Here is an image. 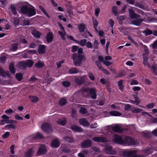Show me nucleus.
I'll list each match as a JSON object with an SVG mask.
<instances>
[{
  "mask_svg": "<svg viewBox=\"0 0 157 157\" xmlns=\"http://www.w3.org/2000/svg\"><path fill=\"white\" fill-rule=\"evenodd\" d=\"M71 58L74 65L77 67L81 65L82 61H85L86 60L85 56L77 53L73 54L71 56Z\"/></svg>",
  "mask_w": 157,
  "mask_h": 157,
  "instance_id": "f257e3e1",
  "label": "nucleus"
},
{
  "mask_svg": "<svg viewBox=\"0 0 157 157\" xmlns=\"http://www.w3.org/2000/svg\"><path fill=\"white\" fill-rule=\"evenodd\" d=\"M82 92L83 95L85 92L87 93V94L84 96L87 97L90 95L91 98L94 99H95L97 98V94L96 90L94 88H90L87 87L83 88L82 89Z\"/></svg>",
  "mask_w": 157,
  "mask_h": 157,
  "instance_id": "f03ea898",
  "label": "nucleus"
},
{
  "mask_svg": "<svg viewBox=\"0 0 157 157\" xmlns=\"http://www.w3.org/2000/svg\"><path fill=\"white\" fill-rule=\"evenodd\" d=\"M41 128L42 130L46 133H50L53 131L52 126L48 123H43L41 126Z\"/></svg>",
  "mask_w": 157,
  "mask_h": 157,
  "instance_id": "7ed1b4c3",
  "label": "nucleus"
},
{
  "mask_svg": "<svg viewBox=\"0 0 157 157\" xmlns=\"http://www.w3.org/2000/svg\"><path fill=\"white\" fill-rule=\"evenodd\" d=\"M47 148L46 145L41 144L39 147L36 154L38 156L45 155L47 152Z\"/></svg>",
  "mask_w": 157,
  "mask_h": 157,
  "instance_id": "20e7f679",
  "label": "nucleus"
},
{
  "mask_svg": "<svg viewBox=\"0 0 157 157\" xmlns=\"http://www.w3.org/2000/svg\"><path fill=\"white\" fill-rule=\"evenodd\" d=\"M136 153L137 151L136 150L125 151L123 152V156L127 157H135Z\"/></svg>",
  "mask_w": 157,
  "mask_h": 157,
  "instance_id": "39448f33",
  "label": "nucleus"
},
{
  "mask_svg": "<svg viewBox=\"0 0 157 157\" xmlns=\"http://www.w3.org/2000/svg\"><path fill=\"white\" fill-rule=\"evenodd\" d=\"M124 140V144H127L129 145H133L136 144L135 140L132 138L128 136H126Z\"/></svg>",
  "mask_w": 157,
  "mask_h": 157,
  "instance_id": "423d86ee",
  "label": "nucleus"
},
{
  "mask_svg": "<svg viewBox=\"0 0 157 157\" xmlns=\"http://www.w3.org/2000/svg\"><path fill=\"white\" fill-rule=\"evenodd\" d=\"M30 7H29L26 15L30 17L36 14V9L35 8L31 5H30Z\"/></svg>",
  "mask_w": 157,
  "mask_h": 157,
  "instance_id": "0eeeda50",
  "label": "nucleus"
},
{
  "mask_svg": "<svg viewBox=\"0 0 157 157\" xmlns=\"http://www.w3.org/2000/svg\"><path fill=\"white\" fill-rule=\"evenodd\" d=\"M114 142L116 143L121 145H123L124 140L123 139L122 137L117 134H116L114 136Z\"/></svg>",
  "mask_w": 157,
  "mask_h": 157,
  "instance_id": "6e6552de",
  "label": "nucleus"
},
{
  "mask_svg": "<svg viewBox=\"0 0 157 157\" xmlns=\"http://www.w3.org/2000/svg\"><path fill=\"white\" fill-rule=\"evenodd\" d=\"M105 152L108 154L114 155H115L116 153V151L113 149L112 146H106L105 148Z\"/></svg>",
  "mask_w": 157,
  "mask_h": 157,
  "instance_id": "1a4fd4ad",
  "label": "nucleus"
},
{
  "mask_svg": "<svg viewBox=\"0 0 157 157\" xmlns=\"http://www.w3.org/2000/svg\"><path fill=\"white\" fill-rule=\"evenodd\" d=\"M54 38L53 34L52 32H48L46 34L45 38L47 43L52 42Z\"/></svg>",
  "mask_w": 157,
  "mask_h": 157,
  "instance_id": "9d476101",
  "label": "nucleus"
},
{
  "mask_svg": "<svg viewBox=\"0 0 157 157\" xmlns=\"http://www.w3.org/2000/svg\"><path fill=\"white\" fill-rule=\"evenodd\" d=\"M92 142L90 140H86L83 142L81 144L82 148H86L90 147L92 145Z\"/></svg>",
  "mask_w": 157,
  "mask_h": 157,
  "instance_id": "9b49d317",
  "label": "nucleus"
},
{
  "mask_svg": "<svg viewBox=\"0 0 157 157\" xmlns=\"http://www.w3.org/2000/svg\"><path fill=\"white\" fill-rule=\"evenodd\" d=\"M34 151V147H32L28 149L27 151L24 154L25 156V157H32L33 155Z\"/></svg>",
  "mask_w": 157,
  "mask_h": 157,
  "instance_id": "f8f14e48",
  "label": "nucleus"
},
{
  "mask_svg": "<svg viewBox=\"0 0 157 157\" xmlns=\"http://www.w3.org/2000/svg\"><path fill=\"white\" fill-rule=\"evenodd\" d=\"M86 76L84 75L82 76L78 77L76 78L75 79V82L79 85L82 84L85 81Z\"/></svg>",
  "mask_w": 157,
  "mask_h": 157,
  "instance_id": "ddd939ff",
  "label": "nucleus"
},
{
  "mask_svg": "<svg viewBox=\"0 0 157 157\" xmlns=\"http://www.w3.org/2000/svg\"><path fill=\"white\" fill-rule=\"evenodd\" d=\"M46 46L44 45L39 44L38 45V51L40 54H44L46 51Z\"/></svg>",
  "mask_w": 157,
  "mask_h": 157,
  "instance_id": "4468645a",
  "label": "nucleus"
},
{
  "mask_svg": "<svg viewBox=\"0 0 157 157\" xmlns=\"http://www.w3.org/2000/svg\"><path fill=\"white\" fill-rule=\"evenodd\" d=\"M142 114L143 115H144L146 116L149 117V119L152 120L151 121L153 123H157V118H153V117L149 113L147 112H142Z\"/></svg>",
  "mask_w": 157,
  "mask_h": 157,
  "instance_id": "2eb2a0df",
  "label": "nucleus"
},
{
  "mask_svg": "<svg viewBox=\"0 0 157 157\" xmlns=\"http://www.w3.org/2000/svg\"><path fill=\"white\" fill-rule=\"evenodd\" d=\"M92 139L95 142L100 143L106 142V140L105 138L102 137H94Z\"/></svg>",
  "mask_w": 157,
  "mask_h": 157,
  "instance_id": "dca6fc26",
  "label": "nucleus"
},
{
  "mask_svg": "<svg viewBox=\"0 0 157 157\" xmlns=\"http://www.w3.org/2000/svg\"><path fill=\"white\" fill-rule=\"evenodd\" d=\"M129 13L130 16L132 18H140V15L135 13L134 10L132 9H129Z\"/></svg>",
  "mask_w": 157,
  "mask_h": 157,
  "instance_id": "f3484780",
  "label": "nucleus"
},
{
  "mask_svg": "<svg viewBox=\"0 0 157 157\" xmlns=\"http://www.w3.org/2000/svg\"><path fill=\"white\" fill-rule=\"evenodd\" d=\"M51 145L52 147L57 148L59 146L60 143L57 139H54L52 140Z\"/></svg>",
  "mask_w": 157,
  "mask_h": 157,
  "instance_id": "a211bd4d",
  "label": "nucleus"
},
{
  "mask_svg": "<svg viewBox=\"0 0 157 157\" xmlns=\"http://www.w3.org/2000/svg\"><path fill=\"white\" fill-rule=\"evenodd\" d=\"M80 124L84 126H88L90 125V124L87 120L85 118H82L79 121Z\"/></svg>",
  "mask_w": 157,
  "mask_h": 157,
  "instance_id": "6ab92c4d",
  "label": "nucleus"
},
{
  "mask_svg": "<svg viewBox=\"0 0 157 157\" xmlns=\"http://www.w3.org/2000/svg\"><path fill=\"white\" fill-rule=\"evenodd\" d=\"M143 21L144 20L143 19H137L132 21V24L137 26H139L140 25Z\"/></svg>",
  "mask_w": 157,
  "mask_h": 157,
  "instance_id": "aec40b11",
  "label": "nucleus"
},
{
  "mask_svg": "<svg viewBox=\"0 0 157 157\" xmlns=\"http://www.w3.org/2000/svg\"><path fill=\"white\" fill-rule=\"evenodd\" d=\"M29 8V7L28 6L23 5L21 7V11L22 14L26 15Z\"/></svg>",
  "mask_w": 157,
  "mask_h": 157,
  "instance_id": "412c9836",
  "label": "nucleus"
},
{
  "mask_svg": "<svg viewBox=\"0 0 157 157\" xmlns=\"http://www.w3.org/2000/svg\"><path fill=\"white\" fill-rule=\"evenodd\" d=\"M28 98L32 102L36 103L38 102L39 101V98L35 96L30 95Z\"/></svg>",
  "mask_w": 157,
  "mask_h": 157,
  "instance_id": "4be33fe9",
  "label": "nucleus"
},
{
  "mask_svg": "<svg viewBox=\"0 0 157 157\" xmlns=\"http://www.w3.org/2000/svg\"><path fill=\"white\" fill-rule=\"evenodd\" d=\"M70 74H77L79 72V70L75 67H72L70 68L68 71Z\"/></svg>",
  "mask_w": 157,
  "mask_h": 157,
  "instance_id": "5701e85b",
  "label": "nucleus"
},
{
  "mask_svg": "<svg viewBox=\"0 0 157 157\" xmlns=\"http://www.w3.org/2000/svg\"><path fill=\"white\" fill-rule=\"evenodd\" d=\"M44 66L45 64L44 62L41 61L40 60H39L34 65V67H35L38 68H42Z\"/></svg>",
  "mask_w": 157,
  "mask_h": 157,
  "instance_id": "b1692460",
  "label": "nucleus"
},
{
  "mask_svg": "<svg viewBox=\"0 0 157 157\" xmlns=\"http://www.w3.org/2000/svg\"><path fill=\"white\" fill-rule=\"evenodd\" d=\"M67 103V101L65 97H63L61 98L59 101V104L61 106H63L66 105Z\"/></svg>",
  "mask_w": 157,
  "mask_h": 157,
  "instance_id": "393cba45",
  "label": "nucleus"
},
{
  "mask_svg": "<svg viewBox=\"0 0 157 157\" xmlns=\"http://www.w3.org/2000/svg\"><path fill=\"white\" fill-rule=\"evenodd\" d=\"M113 131L116 132H122V130L121 127L117 125H116L112 128Z\"/></svg>",
  "mask_w": 157,
  "mask_h": 157,
  "instance_id": "a878e982",
  "label": "nucleus"
},
{
  "mask_svg": "<svg viewBox=\"0 0 157 157\" xmlns=\"http://www.w3.org/2000/svg\"><path fill=\"white\" fill-rule=\"evenodd\" d=\"M9 69L10 72L14 74L15 72L16 69L14 67V63L11 62L9 65Z\"/></svg>",
  "mask_w": 157,
  "mask_h": 157,
  "instance_id": "bb28decb",
  "label": "nucleus"
},
{
  "mask_svg": "<svg viewBox=\"0 0 157 157\" xmlns=\"http://www.w3.org/2000/svg\"><path fill=\"white\" fill-rule=\"evenodd\" d=\"M78 28L79 32L80 33H82L84 31L86 25L83 23H81L78 25Z\"/></svg>",
  "mask_w": 157,
  "mask_h": 157,
  "instance_id": "cd10ccee",
  "label": "nucleus"
},
{
  "mask_svg": "<svg viewBox=\"0 0 157 157\" xmlns=\"http://www.w3.org/2000/svg\"><path fill=\"white\" fill-rule=\"evenodd\" d=\"M71 128L75 132H82V129L81 128L76 125H71Z\"/></svg>",
  "mask_w": 157,
  "mask_h": 157,
  "instance_id": "c85d7f7f",
  "label": "nucleus"
},
{
  "mask_svg": "<svg viewBox=\"0 0 157 157\" xmlns=\"http://www.w3.org/2000/svg\"><path fill=\"white\" fill-rule=\"evenodd\" d=\"M32 34L36 38H40L41 35V33L38 31L34 30L32 33Z\"/></svg>",
  "mask_w": 157,
  "mask_h": 157,
  "instance_id": "c756f323",
  "label": "nucleus"
},
{
  "mask_svg": "<svg viewBox=\"0 0 157 157\" xmlns=\"http://www.w3.org/2000/svg\"><path fill=\"white\" fill-rule=\"evenodd\" d=\"M109 113L111 116H120L122 115L121 113L115 110L110 111Z\"/></svg>",
  "mask_w": 157,
  "mask_h": 157,
  "instance_id": "7c9ffc66",
  "label": "nucleus"
},
{
  "mask_svg": "<svg viewBox=\"0 0 157 157\" xmlns=\"http://www.w3.org/2000/svg\"><path fill=\"white\" fill-rule=\"evenodd\" d=\"M117 19L118 21L119 24L120 25H122L123 24V21L125 19V17L124 16H117Z\"/></svg>",
  "mask_w": 157,
  "mask_h": 157,
  "instance_id": "2f4dec72",
  "label": "nucleus"
},
{
  "mask_svg": "<svg viewBox=\"0 0 157 157\" xmlns=\"http://www.w3.org/2000/svg\"><path fill=\"white\" fill-rule=\"evenodd\" d=\"M26 67H31L33 65L34 62L31 59H27L25 61Z\"/></svg>",
  "mask_w": 157,
  "mask_h": 157,
  "instance_id": "473e14b6",
  "label": "nucleus"
},
{
  "mask_svg": "<svg viewBox=\"0 0 157 157\" xmlns=\"http://www.w3.org/2000/svg\"><path fill=\"white\" fill-rule=\"evenodd\" d=\"M143 33L146 36L151 35L153 33V32L150 29L146 28L143 32Z\"/></svg>",
  "mask_w": 157,
  "mask_h": 157,
  "instance_id": "72a5a7b5",
  "label": "nucleus"
},
{
  "mask_svg": "<svg viewBox=\"0 0 157 157\" xmlns=\"http://www.w3.org/2000/svg\"><path fill=\"white\" fill-rule=\"evenodd\" d=\"M18 46V43L12 44L11 45V49L13 51H16L17 49Z\"/></svg>",
  "mask_w": 157,
  "mask_h": 157,
  "instance_id": "f704fd0d",
  "label": "nucleus"
},
{
  "mask_svg": "<svg viewBox=\"0 0 157 157\" xmlns=\"http://www.w3.org/2000/svg\"><path fill=\"white\" fill-rule=\"evenodd\" d=\"M123 81L122 80H121L118 82L119 88L121 91H122L124 88V86L123 85Z\"/></svg>",
  "mask_w": 157,
  "mask_h": 157,
  "instance_id": "c9c22d12",
  "label": "nucleus"
},
{
  "mask_svg": "<svg viewBox=\"0 0 157 157\" xmlns=\"http://www.w3.org/2000/svg\"><path fill=\"white\" fill-rule=\"evenodd\" d=\"M59 34L60 35V37L63 40H65V36L66 35V32H62L61 31H59L58 32Z\"/></svg>",
  "mask_w": 157,
  "mask_h": 157,
  "instance_id": "e433bc0d",
  "label": "nucleus"
},
{
  "mask_svg": "<svg viewBox=\"0 0 157 157\" xmlns=\"http://www.w3.org/2000/svg\"><path fill=\"white\" fill-rule=\"evenodd\" d=\"M15 77L16 78L18 81H21L23 78L22 74L20 73H17L16 74Z\"/></svg>",
  "mask_w": 157,
  "mask_h": 157,
  "instance_id": "4c0bfd02",
  "label": "nucleus"
},
{
  "mask_svg": "<svg viewBox=\"0 0 157 157\" xmlns=\"http://www.w3.org/2000/svg\"><path fill=\"white\" fill-rule=\"evenodd\" d=\"M117 10V6H113L112 7V13L115 16H117L118 14Z\"/></svg>",
  "mask_w": 157,
  "mask_h": 157,
  "instance_id": "58836bf2",
  "label": "nucleus"
},
{
  "mask_svg": "<svg viewBox=\"0 0 157 157\" xmlns=\"http://www.w3.org/2000/svg\"><path fill=\"white\" fill-rule=\"evenodd\" d=\"M0 76L2 77H6V71L1 67H0Z\"/></svg>",
  "mask_w": 157,
  "mask_h": 157,
  "instance_id": "ea45409f",
  "label": "nucleus"
},
{
  "mask_svg": "<svg viewBox=\"0 0 157 157\" xmlns=\"http://www.w3.org/2000/svg\"><path fill=\"white\" fill-rule=\"evenodd\" d=\"M19 66L22 67V68H25L26 67V63L25 61H20L19 63Z\"/></svg>",
  "mask_w": 157,
  "mask_h": 157,
  "instance_id": "a19ab883",
  "label": "nucleus"
},
{
  "mask_svg": "<svg viewBox=\"0 0 157 157\" xmlns=\"http://www.w3.org/2000/svg\"><path fill=\"white\" fill-rule=\"evenodd\" d=\"M131 111L134 113H139L143 110L142 109L139 108H133L131 109Z\"/></svg>",
  "mask_w": 157,
  "mask_h": 157,
  "instance_id": "79ce46f5",
  "label": "nucleus"
},
{
  "mask_svg": "<svg viewBox=\"0 0 157 157\" xmlns=\"http://www.w3.org/2000/svg\"><path fill=\"white\" fill-rule=\"evenodd\" d=\"M10 9L12 12L13 14L14 15H15L17 13V12L16 11V7L13 5H10Z\"/></svg>",
  "mask_w": 157,
  "mask_h": 157,
  "instance_id": "37998d69",
  "label": "nucleus"
},
{
  "mask_svg": "<svg viewBox=\"0 0 157 157\" xmlns=\"http://www.w3.org/2000/svg\"><path fill=\"white\" fill-rule=\"evenodd\" d=\"M43 138V135L40 133L39 132H37L34 136V138L35 139H41Z\"/></svg>",
  "mask_w": 157,
  "mask_h": 157,
  "instance_id": "c03bdc74",
  "label": "nucleus"
},
{
  "mask_svg": "<svg viewBox=\"0 0 157 157\" xmlns=\"http://www.w3.org/2000/svg\"><path fill=\"white\" fill-rule=\"evenodd\" d=\"M152 149L150 147H147L144 150V153L146 155H148L149 154H151L152 152Z\"/></svg>",
  "mask_w": 157,
  "mask_h": 157,
  "instance_id": "a18cd8bd",
  "label": "nucleus"
},
{
  "mask_svg": "<svg viewBox=\"0 0 157 157\" xmlns=\"http://www.w3.org/2000/svg\"><path fill=\"white\" fill-rule=\"evenodd\" d=\"M64 140L68 142H71L73 141V138L71 137L65 136L63 137Z\"/></svg>",
  "mask_w": 157,
  "mask_h": 157,
  "instance_id": "49530a36",
  "label": "nucleus"
},
{
  "mask_svg": "<svg viewBox=\"0 0 157 157\" xmlns=\"http://www.w3.org/2000/svg\"><path fill=\"white\" fill-rule=\"evenodd\" d=\"M88 77L92 81H94L95 79V77L92 72H89L88 73Z\"/></svg>",
  "mask_w": 157,
  "mask_h": 157,
  "instance_id": "de8ad7c7",
  "label": "nucleus"
},
{
  "mask_svg": "<svg viewBox=\"0 0 157 157\" xmlns=\"http://www.w3.org/2000/svg\"><path fill=\"white\" fill-rule=\"evenodd\" d=\"M79 112L80 113L83 114H85L87 113V110L84 107H81L80 108Z\"/></svg>",
  "mask_w": 157,
  "mask_h": 157,
  "instance_id": "09e8293b",
  "label": "nucleus"
},
{
  "mask_svg": "<svg viewBox=\"0 0 157 157\" xmlns=\"http://www.w3.org/2000/svg\"><path fill=\"white\" fill-rule=\"evenodd\" d=\"M5 127L8 129L10 128L15 129L16 128V126L13 124H9L6 125L5 126Z\"/></svg>",
  "mask_w": 157,
  "mask_h": 157,
  "instance_id": "8fccbe9b",
  "label": "nucleus"
},
{
  "mask_svg": "<svg viewBox=\"0 0 157 157\" xmlns=\"http://www.w3.org/2000/svg\"><path fill=\"white\" fill-rule=\"evenodd\" d=\"M63 85L66 87H68L70 85V82L68 81H64L63 82Z\"/></svg>",
  "mask_w": 157,
  "mask_h": 157,
  "instance_id": "3c124183",
  "label": "nucleus"
},
{
  "mask_svg": "<svg viewBox=\"0 0 157 157\" xmlns=\"http://www.w3.org/2000/svg\"><path fill=\"white\" fill-rule=\"evenodd\" d=\"M95 64L100 70L103 68V67L102 66L101 63L98 61H96Z\"/></svg>",
  "mask_w": 157,
  "mask_h": 157,
  "instance_id": "603ef678",
  "label": "nucleus"
},
{
  "mask_svg": "<svg viewBox=\"0 0 157 157\" xmlns=\"http://www.w3.org/2000/svg\"><path fill=\"white\" fill-rule=\"evenodd\" d=\"M87 42V40L86 39H83L81 40L80 44H79L81 45L82 46H84L86 44Z\"/></svg>",
  "mask_w": 157,
  "mask_h": 157,
  "instance_id": "864d4df0",
  "label": "nucleus"
},
{
  "mask_svg": "<svg viewBox=\"0 0 157 157\" xmlns=\"http://www.w3.org/2000/svg\"><path fill=\"white\" fill-rule=\"evenodd\" d=\"M67 38H68V39H70L71 40H73V41L75 42V43H76L77 44H79V41H78V40H77L75 39L71 35H70V36L67 35Z\"/></svg>",
  "mask_w": 157,
  "mask_h": 157,
  "instance_id": "5fc2aeb1",
  "label": "nucleus"
},
{
  "mask_svg": "<svg viewBox=\"0 0 157 157\" xmlns=\"http://www.w3.org/2000/svg\"><path fill=\"white\" fill-rule=\"evenodd\" d=\"M132 107L131 105L127 104H126L124 106V109L125 111H128L130 110H131L132 109H131Z\"/></svg>",
  "mask_w": 157,
  "mask_h": 157,
  "instance_id": "6e6d98bb",
  "label": "nucleus"
},
{
  "mask_svg": "<svg viewBox=\"0 0 157 157\" xmlns=\"http://www.w3.org/2000/svg\"><path fill=\"white\" fill-rule=\"evenodd\" d=\"M78 47L76 45H73L71 48V52H72L75 53L77 52Z\"/></svg>",
  "mask_w": 157,
  "mask_h": 157,
  "instance_id": "4d7b16f0",
  "label": "nucleus"
},
{
  "mask_svg": "<svg viewBox=\"0 0 157 157\" xmlns=\"http://www.w3.org/2000/svg\"><path fill=\"white\" fill-rule=\"evenodd\" d=\"M10 132H7L2 136V137L3 139L7 138L10 136Z\"/></svg>",
  "mask_w": 157,
  "mask_h": 157,
  "instance_id": "13d9d810",
  "label": "nucleus"
},
{
  "mask_svg": "<svg viewBox=\"0 0 157 157\" xmlns=\"http://www.w3.org/2000/svg\"><path fill=\"white\" fill-rule=\"evenodd\" d=\"M98 42L97 40H95L94 41V44L93 48H94L95 49H97L98 47Z\"/></svg>",
  "mask_w": 157,
  "mask_h": 157,
  "instance_id": "bf43d9fd",
  "label": "nucleus"
},
{
  "mask_svg": "<svg viewBox=\"0 0 157 157\" xmlns=\"http://www.w3.org/2000/svg\"><path fill=\"white\" fill-rule=\"evenodd\" d=\"M151 70L153 71V73L157 76V68L154 66L151 67Z\"/></svg>",
  "mask_w": 157,
  "mask_h": 157,
  "instance_id": "052dcab7",
  "label": "nucleus"
},
{
  "mask_svg": "<svg viewBox=\"0 0 157 157\" xmlns=\"http://www.w3.org/2000/svg\"><path fill=\"white\" fill-rule=\"evenodd\" d=\"M86 46L88 48H93L92 44L91 42L90 41L86 42Z\"/></svg>",
  "mask_w": 157,
  "mask_h": 157,
  "instance_id": "680f3d73",
  "label": "nucleus"
},
{
  "mask_svg": "<svg viewBox=\"0 0 157 157\" xmlns=\"http://www.w3.org/2000/svg\"><path fill=\"white\" fill-rule=\"evenodd\" d=\"M101 71L107 75H109L110 74V73L109 71L106 69L104 68L103 67Z\"/></svg>",
  "mask_w": 157,
  "mask_h": 157,
  "instance_id": "e2e57ef3",
  "label": "nucleus"
},
{
  "mask_svg": "<svg viewBox=\"0 0 157 157\" xmlns=\"http://www.w3.org/2000/svg\"><path fill=\"white\" fill-rule=\"evenodd\" d=\"M100 11V9L99 8H98L95 10L94 13L96 17H97L98 16Z\"/></svg>",
  "mask_w": 157,
  "mask_h": 157,
  "instance_id": "0e129e2a",
  "label": "nucleus"
},
{
  "mask_svg": "<svg viewBox=\"0 0 157 157\" xmlns=\"http://www.w3.org/2000/svg\"><path fill=\"white\" fill-rule=\"evenodd\" d=\"M19 41L24 44H27L28 43V42L27 40L23 38H20Z\"/></svg>",
  "mask_w": 157,
  "mask_h": 157,
  "instance_id": "69168bd1",
  "label": "nucleus"
},
{
  "mask_svg": "<svg viewBox=\"0 0 157 157\" xmlns=\"http://www.w3.org/2000/svg\"><path fill=\"white\" fill-rule=\"evenodd\" d=\"M97 104L100 105H103L105 104V101L103 100H101L97 101Z\"/></svg>",
  "mask_w": 157,
  "mask_h": 157,
  "instance_id": "338daca9",
  "label": "nucleus"
},
{
  "mask_svg": "<svg viewBox=\"0 0 157 157\" xmlns=\"http://www.w3.org/2000/svg\"><path fill=\"white\" fill-rule=\"evenodd\" d=\"M152 47L153 49H157V40L153 44Z\"/></svg>",
  "mask_w": 157,
  "mask_h": 157,
  "instance_id": "774afa93",
  "label": "nucleus"
}]
</instances>
